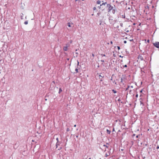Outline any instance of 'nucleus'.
I'll return each instance as SVG.
<instances>
[{"instance_id": "f257e3e1", "label": "nucleus", "mask_w": 159, "mask_h": 159, "mask_svg": "<svg viewBox=\"0 0 159 159\" xmlns=\"http://www.w3.org/2000/svg\"><path fill=\"white\" fill-rule=\"evenodd\" d=\"M107 7L108 8V11L110 12L113 9V7L111 6V5L109 4H107Z\"/></svg>"}, {"instance_id": "f03ea898", "label": "nucleus", "mask_w": 159, "mask_h": 159, "mask_svg": "<svg viewBox=\"0 0 159 159\" xmlns=\"http://www.w3.org/2000/svg\"><path fill=\"white\" fill-rule=\"evenodd\" d=\"M153 44L156 48H159V42H156L155 43H153Z\"/></svg>"}, {"instance_id": "7ed1b4c3", "label": "nucleus", "mask_w": 159, "mask_h": 159, "mask_svg": "<svg viewBox=\"0 0 159 159\" xmlns=\"http://www.w3.org/2000/svg\"><path fill=\"white\" fill-rule=\"evenodd\" d=\"M70 46L69 44H66V46L64 47L63 48V49L65 51H66L67 50V47Z\"/></svg>"}, {"instance_id": "20e7f679", "label": "nucleus", "mask_w": 159, "mask_h": 159, "mask_svg": "<svg viewBox=\"0 0 159 159\" xmlns=\"http://www.w3.org/2000/svg\"><path fill=\"white\" fill-rule=\"evenodd\" d=\"M80 67H81V66L79 65V62L78 61H77V64L76 68H78L79 69H80Z\"/></svg>"}, {"instance_id": "39448f33", "label": "nucleus", "mask_w": 159, "mask_h": 159, "mask_svg": "<svg viewBox=\"0 0 159 159\" xmlns=\"http://www.w3.org/2000/svg\"><path fill=\"white\" fill-rule=\"evenodd\" d=\"M109 22H110V24H111L112 23V18L111 17H110L109 18Z\"/></svg>"}, {"instance_id": "423d86ee", "label": "nucleus", "mask_w": 159, "mask_h": 159, "mask_svg": "<svg viewBox=\"0 0 159 159\" xmlns=\"http://www.w3.org/2000/svg\"><path fill=\"white\" fill-rule=\"evenodd\" d=\"M138 59H140L141 61H143V57L140 55L138 57Z\"/></svg>"}, {"instance_id": "0eeeda50", "label": "nucleus", "mask_w": 159, "mask_h": 159, "mask_svg": "<svg viewBox=\"0 0 159 159\" xmlns=\"http://www.w3.org/2000/svg\"><path fill=\"white\" fill-rule=\"evenodd\" d=\"M67 25L69 26V27H71V23L70 22H68L67 23Z\"/></svg>"}, {"instance_id": "6e6552de", "label": "nucleus", "mask_w": 159, "mask_h": 159, "mask_svg": "<svg viewBox=\"0 0 159 159\" xmlns=\"http://www.w3.org/2000/svg\"><path fill=\"white\" fill-rule=\"evenodd\" d=\"M107 133L108 134H110V133H111V131L109 130L108 129H107Z\"/></svg>"}, {"instance_id": "1a4fd4ad", "label": "nucleus", "mask_w": 159, "mask_h": 159, "mask_svg": "<svg viewBox=\"0 0 159 159\" xmlns=\"http://www.w3.org/2000/svg\"><path fill=\"white\" fill-rule=\"evenodd\" d=\"M60 145V143L59 142H57L56 144V148H57L58 146Z\"/></svg>"}, {"instance_id": "9d476101", "label": "nucleus", "mask_w": 159, "mask_h": 159, "mask_svg": "<svg viewBox=\"0 0 159 159\" xmlns=\"http://www.w3.org/2000/svg\"><path fill=\"white\" fill-rule=\"evenodd\" d=\"M78 69H79L78 68H76L75 69V71L76 73H77L79 72L78 71Z\"/></svg>"}, {"instance_id": "9b49d317", "label": "nucleus", "mask_w": 159, "mask_h": 159, "mask_svg": "<svg viewBox=\"0 0 159 159\" xmlns=\"http://www.w3.org/2000/svg\"><path fill=\"white\" fill-rule=\"evenodd\" d=\"M62 90L61 88H60L59 89V91L58 92L59 93H60L61 92Z\"/></svg>"}, {"instance_id": "f8f14e48", "label": "nucleus", "mask_w": 159, "mask_h": 159, "mask_svg": "<svg viewBox=\"0 0 159 159\" xmlns=\"http://www.w3.org/2000/svg\"><path fill=\"white\" fill-rule=\"evenodd\" d=\"M97 3L98 4H99L101 3V1L99 0H98L97 1Z\"/></svg>"}, {"instance_id": "ddd939ff", "label": "nucleus", "mask_w": 159, "mask_h": 159, "mask_svg": "<svg viewBox=\"0 0 159 159\" xmlns=\"http://www.w3.org/2000/svg\"><path fill=\"white\" fill-rule=\"evenodd\" d=\"M107 3L106 2L103 3L102 4L100 5V6H102V5H105V4Z\"/></svg>"}, {"instance_id": "4468645a", "label": "nucleus", "mask_w": 159, "mask_h": 159, "mask_svg": "<svg viewBox=\"0 0 159 159\" xmlns=\"http://www.w3.org/2000/svg\"><path fill=\"white\" fill-rule=\"evenodd\" d=\"M23 14L22 13H21V15H20L21 19H23Z\"/></svg>"}, {"instance_id": "2eb2a0df", "label": "nucleus", "mask_w": 159, "mask_h": 159, "mask_svg": "<svg viewBox=\"0 0 159 159\" xmlns=\"http://www.w3.org/2000/svg\"><path fill=\"white\" fill-rule=\"evenodd\" d=\"M123 66V67H121V68L123 69V67H127V66L126 65H125L124 66Z\"/></svg>"}, {"instance_id": "dca6fc26", "label": "nucleus", "mask_w": 159, "mask_h": 159, "mask_svg": "<svg viewBox=\"0 0 159 159\" xmlns=\"http://www.w3.org/2000/svg\"><path fill=\"white\" fill-rule=\"evenodd\" d=\"M112 91L115 93H117V92L116 91L114 90V89L112 90Z\"/></svg>"}, {"instance_id": "f3484780", "label": "nucleus", "mask_w": 159, "mask_h": 159, "mask_svg": "<svg viewBox=\"0 0 159 159\" xmlns=\"http://www.w3.org/2000/svg\"><path fill=\"white\" fill-rule=\"evenodd\" d=\"M99 76L100 77H99V79H101V77L102 78H102L104 77V76L103 75V76H102L101 75H99Z\"/></svg>"}, {"instance_id": "a211bd4d", "label": "nucleus", "mask_w": 159, "mask_h": 159, "mask_svg": "<svg viewBox=\"0 0 159 159\" xmlns=\"http://www.w3.org/2000/svg\"><path fill=\"white\" fill-rule=\"evenodd\" d=\"M129 85H128L127 86V87L126 89H125V91H127V90H128V89H129Z\"/></svg>"}, {"instance_id": "6ab92c4d", "label": "nucleus", "mask_w": 159, "mask_h": 159, "mask_svg": "<svg viewBox=\"0 0 159 159\" xmlns=\"http://www.w3.org/2000/svg\"><path fill=\"white\" fill-rule=\"evenodd\" d=\"M28 23V21H25V22H24V24H25V25H27Z\"/></svg>"}, {"instance_id": "aec40b11", "label": "nucleus", "mask_w": 159, "mask_h": 159, "mask_svg": "<svg viewBox=\"0 0 159 159\" xmlns=\"http://www.w3.org/2000/svg\"><path fill=\"white\" fill-rule=\"evenodd\" d=\"M112 12L114 14L115 13V10H114V9L112 11Z\"/></svg>"}, {"instance_id": "412c9836", "label": "nucleus", "mask_w": 159, "mask_h": 159, "mask_svg": "<svg viewBox=\"0 0 159 159\" xmlns=\"http://www.w3.org/2000/svg\"><path fill=\"white\" fill-rule=\"evenodd\" d=\"M117 48L118 50H120V48L119 46H117Z\"/></svg>"}, {"instance_id": "4be33fe9", "label": "nucleus", "mask_w": 159, "mask_h": 159, "mask_svg": "<svg viewBox=\"0 0 159 159\" xmlns=\"http://www.w3.org/2000/svg\"><path fill=\"white\" fill-rule=\"evenodd\" d=\"M101 55L102 56H104V57L105 56V54H101Z\"/></svg>"}, {"instance_id": "5701e85b", "label": "nucleus", "mask_w": 159, "mask_h": 159, "mask_svg": "<svg viewBox=\"0 0 159 159\" xmlns=\"http://www.w3.org/2000/svg\"><path fill=\"white\" fill-rule=\"evenodd\" d=\"M70 131V129L69 128H67L66 129V131Z\"/></svg>"}, {"instance_id": "b1692460", "label": "nucleus", "mask_w": 159, "mask_h": 159, "mask_svg": "<svg viewBox=\"0 0 159 159\" xmlns=\"http://www.w3.org/2000/svg\"><path fill=\"white\" fill-rule=\"evenodd\" d=\"M56 140H57V142H59V140H58V138H56Z\"/></svg>"}, {"instance_id": "393cba45", "label": "nucleus", "mask_w": 159, "mask_h": 159, "mask_svg": "<svg viewBox=\"0 0 159 159\" xmlns=\"http://www.w3.org/2000/svg\"><path fill=\"white\" fill-rule=\"evenodd\" d=\"M113 83H114L115 84H116V82H115V80H114V81H113Z\"/></svg>"}, {"instance_id": "a878e982", "label": "nucleus", "mask_w": 159, "mask_h": 159, "mask_svg": "<svg viewBox=\"0 0 159 159\" xmlns=\"http://www.w3.org/2000/svg\"><path fill=\"white\" fill-rule=\"evenodd\" d=\"M103 146H105L107 148H108V146H107V145H104Z\"/></svg>"}, {"instance_id": "bb28decb", "label": "nucleus", "mask_w": 159, "mask_h": 159, "mask_svg": "<svg viewBox=\"0 0 159 159\" xmlns=\"http://www.w3.org/2000/svg\"><path fill=\"white\" fill-rule=\"evenodd\" d=\"M93 9L94 10H95L96 9V7H93Z\"/></svg>"}, {"instance_id": "cd10ccee", "label": "nucleus", "mask_w": 159, "mask_h": 159, "mask_svg": "<svg viewBox=\"0 0 159 159\" xmlns=\"http://www.w3.org/2000/svg\"><path fill=\"white\" fill-rule=\"evenodd\" d=\"M101 61L102 62H104V60H101Z\"/></svg>"}, {"instance_id": "c85d7f7f", "label": "nucleus", "mask_w": 159, "mask_h": 159, "mask_svg": "<svg viewBox=\"0 0 159 159\" xmlns=\"http://www.w3.org/2000/svg\"><path fill=\"white\" fill-rule=\"evenodd\" d=\"M138 95L137 94H136L135 96L137 98V97H138Z\"/></svg>"}, {"instance_id": "c756f323", "label": "nucleus", "mask_w": 159, "mask_h": 159, "mask_svg": "<svg viewBox=\"0 0 159 159\" xmlns=\"http://www.w3.org/2000/svg\"><path fill=\"white\" fill-rule=\"evenodd\" d=\"M124 43H127V41L125 40L124 41Z\"/></svg>"}, {"instance_id": "7c9ffc66", "label": "nucleus", "mask_w": 159, "mask_h": 159, "mask_svg": "<svg viewBox=\"0 0 159 159\" xmlns=\"http://www.w3.org/2000/svg\"><path fill=\"white\" fill-rule=\"evenodd\" d=\"M100 14V12L98 13L97 14V15H98V16H99Z\"/></svg>"}, {"instance_id": "2f4dec72", "label": "nucleus", "mask_w": 159, "mask_h": 159, "mask_svg": "<svg viewBox=\"0 0 159 159\" xmlns=\"http://www.w3.org/2000/svg\"><path fill=\"white\" fill-rule=\"evenodd\" d=\"M61 149V147H60L58 149V150H60V149Z\"/></svg>"}, {"instance_id": "473e14b6", "label": "nucleus", "mask_w": 159, "mask_h": 159, "mask_svg": "<svg viewBox=\"0 0 159 159\" xmlns=\"http://www.w3.org/2000/svg\"><path fill=\"white\" fill-rule=\"evenodd\" d=\"M78 136H79V135H78V134H77V135H76V137L77 138H78Z\"/></svg>"}, {"instance_id": "72a5a7b5", "label": "nucleus", "mask_w": 159, "mask_h": 159, "mask_svg": "<svg viewBox=\"0 0 159 159\" xmlns=\"http://www.w3.org/2000/svg\"><path fill=\"white\" fill-rule=\"evenodd\" d=\"M159 148V146H157V149H158Z\"/></svg>"}, {"instance_id": "f704fd0d", "label": "nucleus", "mask_w": 159, "mask_h": 159, "mask_svg": "<svg viewBox=\"0 0 159 159\" xmlns=\"http://www.w3.org/2000/svg\"><path fill=\"white\" fill-rule=\"evenodd\" d=\"M122 80H123V78H121V82H122Z\"/></svg>"}, {"instance_id": "c9c22d12", "label": "nucleus", "mask_w": 159, "mask_h": 159, "mask_svg": "<svg viewBox=\"0 0 159 159\" xmlns=\"http://www.w3.org/2000/svg\"><path fill=\"white\" fill-rule=\"evenodd\" d=\"M141 72H144V71L143 70H141Z\"/></svg>"}, {"instance_id": "e433bc0d", "label": "nucleus", "mask_w": 159, "mask_h": 159, "mask_svg": "<svg viewBox=\"0 0 159 159\" xmlns=\"http://www.w3.org/2000/svg\"><path fill=\"white\" fill-rule=\"evenodd\" d=\"M92 56L93 57H94V55L93 54H92Z\"/></svg>"}, {"instance_id": "4c0bfd02", "label": "nucleus", "mask_w": 159, "mask_h": 159, "mask_svg": "<svg viewBox=\"0 0 159 159\" xmlns=\"http://www.w3.org/2000/svg\"><path fill=\"white\" fill-rule=\"evenodd\" d=\"M110 43L111 44H112L113 43V42L112 41H111V42H110Z\"/></svg>"}, {"instance_id": "58836bf2", "label": "nucleus", "mask_w": 159, "mask_h": 159, "mask_svg": "<svg viewBox=\"0 0 159 159\" xmlns=\"http://www.w3.org/2000/svg\"><path fill=\"white\" fill-rule=\"evenodd\" d=\"M108 156L106 154H105V157H107Z\"/></svg>"}, {"instance_id": "ea45409f", "label": "nucleus", "mask_w": 159, "mask_h": 159, "mask_svg": "<svg viewBox=\"0 0 159 159\" xmlns=\"http://www.w3.org/2000/svg\"><path fill=\"white\" fill-rule=\"evenodd\" d=\"M138 137H139V135H137L136 136V138H138Z\"/></svg>"}, {"instance_id": "a19ab883", "label": "nucleus", "mask_w": 159, "mask_h": 159, "mask_svg": "<svg viewBox=\"0 0 159 159\" xmlns=\"http://www.w3.org/2000/svg\"><path fill=\"white\" fill-rule=\"evenodd\" d=\"M115 131V129H114V128H113L112 131Z\"/></svg>"}, {"instance_id": "79ce46f5", "label": "nucleus", "mask_w": 159, "mask_h": 159, "mask_svg": "<svg viewBox=\"0 0 159 159\" xmlns=\"http://www.w3.org/2000/svg\"><path fill=\"white\" fill-rule=\"evenodd\" d=\"M149 41H149V40L148 39V40H147V42H148V43H149Z\"/></svg>"}, {"instance_id": "37998d69", "label": "nucleus", "mask_w": 159, "mask_h": 159, "mask_svg": "<svg viewBox=\"0 0 159 159\" xmlns=\"http://www.w3.org/2000/svg\"><path fill=\"white\" fill-rule=\"evenodd\" d=\"M52 83H53L54 84H55V83L54 81H53Z\"/></svg>"}, {"instance_id": "c03bdc74", "label": "nucleus", "mask_w": 159, "mask_h": 159, "mask_svg": "<svg viewBox=\"0 0 159 159\" xmlns=\"http://www.w3.org/2000/svg\"><path fill=\"white\" fill-rule=\"evenodd\" d=\"M102 81V78H101V79L100 80V81Z\"/></svg>"}, {"instance_id": "a18cd8bd", "label": "nucleus", "mask_w": 159, "mask_h": 159, "mask_svg": "<svg viewBox=\"0 0 159 159\" xmlns=\"http://www.w3.org/2000/svg\"><path fill=\"white\" fill-rule=\"evenodd\" d=\"M130 87H131L132 88H133V86H130Z\"/></svg>"}, {"instance_id": "49530a36", "label": "nucleus", "mask_w": 159, "mask_h": 159, "mask_svg": "<svg viewBox=\"0 0 159 159\" xmlns=\"http://www.w3.org/2000/svg\"><path fill=\"white\" fill-rule=\"evenodd\" d=\"M142 89L140 91V93H142Z\"/></svg>"}, {"instance_id": "de8ad7c7", "label": "nucleus", "mask_w": 159, "mask_h": 159, "mask_svg": "<svg viewBox=\"0 0 159 159\" xmlns=\"http://www.w3.org/2000/svg\"><path fill=\"white\" fill-rule=\"evenodd\" d=\"M122 25H123V24H120V25H121V26H122Z\"/></svg>"}, {"instance_id": "09e8293b", "label": "nucleus", "mask_w": 159, "mask_h": 159, "mask_svg": "<svg viewBox=\"0 0 159 159\" xmlns=\"http://www.w3.org/2000/svg\"><path fill=\"white\" fill-rule=\"evenodd\" d=\"M76 126V125H74V127H75Z\"/></svg>"}, {"instance_id": "8fccbe9b", "label": "nucleus", "mask_w": 159, "mask_h": 159, "mask_svg": "<svg viewBox=\"0 0 159 159\" xmlns=\"http://www.w3.org/2000/svg\"><path fill=\"white\" fill-rule=\"evenodd\" d=\"M133 24L134 25H135V23H134Z\"/></svg>"}, {"instance_id": "3c124183", "label": "nucleus", "mask_w": 159, "mask_h": 159, "mask_svg": "<svg viewBox=\"0 0 159 159\" xmlns=\"http://www.w3.org/2000/svg\"><path fill=\"white\" fill-rule=\"evenodd\" d=\"M120 57H121V55L119 56Z\"/></svg>"}, {"instance_id": "603ef678", "label": "nucleus", "mask_w": 159, "mask_h": 159, "mask_svg": "<svg viewBox=\"0 0 159 159\" xmlns=\"http://www.w3.org/2000/svg\"><path fill=\"white\" fill-rule=\"evenodd\" d=\"M118 101H119V102H120V99H119L118 100Z\"/></svg>"}, {"instance_id": "864d4df0", "label": "nucleus", "mask_w": 159, "mask_h": 159, "mask_svg": "<svg viewBox=\"0 0 159 159\" xmlns=\"http://www.w3.org/2000/svg\"><path fill=\"white\" fill-rule=\"evenodd\" d=\"M133 39H131V40H130V41H133Z\"/></svg>"}, {"instance_id": "5fc2aeb1", "label": "nucleus", "mask_w": 159, "mask_h": 159, "mask_svg": "<svg viewBox=\"0 0 159 159\" xmlns=\"http://www.w3.org/2000/svg\"><path fill=\"white\" fill-rule=\"evenodd\" d=\"M129 32V30H127V31H126V32Z\"/></svg>"}, {"instance_id": "6e6d98bb", "label": "nucleus", "mask_w": 159, "mask_h": 159, "mask_svg": "<svg viewBox=\"0 0 159 159\" xmlns=\"http://www.w3.org/2000/svg\"><path fill=\"white\" fill-rule=\"evenodd\" d=\"M72 41H71L70 42V43H72Z\"/></svg>"}, {"instance_id": "4d7b16f0", "label": "nucleus", "mask_w": 159, "mask_h": 159, "mask_svg": "<svg viewBox=\"0 0 159 159\" xmlns=\"http://www.w3.org/2000/svg\"><path fill=\"white\" fill-rule=\"evenodd\" d=\"M135 134H133V136H135Z\"/></svg>"}, {"instance_id": "13d9d810", "label": "nucleus", "mask_w": 159, "mask_h": 159, "mask_svg": "<svg viewBox=\"0 0 159 159\" xmlns=\"http://www.w3.org/2000/svg\"><path fill=\"white\" fill-rule=\"evenodd\" d=\"M89 159H91V158L90 157L89 158Z\"/></svg>"}, {"instance_id": "bf43d9fd", "label": "nucleus", "mask_w": 159, "mask_h": 159, "mask_svg": "<svg viewBox=\"0 0 159 159\" xmlns=\"http://www.w3.org/2000/svg\"><path fill=\"white\" fill-rule=\"evenodd\" d=\"M131 90H130V92H131Z\"/></svg>"}, {"instance_id": "052dcab7", "label": "nucleus", "mask_w": 159, "mask_h": 159, "mask_svg": "<svg viewBox=\"0 0 159 159\" xmlns=\"http://www.w3.org/2000/svg\"><path fill=\"white\" fill-rule=\"evenodd\" d=\"M123 17H124V18H125V16H123Z\"/></svg>"}, {"instance_id": "680f3d73", "label": "nucleus", "mask_w": 159, "mask_h": 159, "mask_svg": "<svg viewBox=\"0 0 159 159\" xmlns=\"http://www.w3.org/2000/svg\"><path fill=\"white\" fill-rule=\"evenodd\" d=\"M123 17H124V18H125V16H123Z\"/></svg>"}, {"instance_id": "e2e57ef3", "label": "nucleus", "mask_w": 159, "mask_h": 159, "mask_svg": "<svg viewBox=\"0 0 159 159\" xmlns=\"http://www.w3.org/2000/svg\"><path fill=\"white\" fill-rule=\"evenodd\" d=\"M32 71H33V70H32Z\"/></svg>"}, {"instance_id": "0e129e2a", "label": "nucleus", "mask_w": 159, "mask_h": 159, "mask_svg": "<svg viewBox=\"0 0 159 159\" xmlns=\"http://www.w3.org/2000/svg\"><path fill=\"white\" fill-rule=\"evenodd\" d=\"M82 1H84V0H82Z\"/></svg>"}]
</instances>
